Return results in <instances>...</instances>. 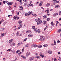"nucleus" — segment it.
<instances>
[{"label": "nucleus", "instance_id": "f257e3e1", "mask_svg": "<svg viewBox=\"0 0 61 61\" xmlns=\"http://www.w3.org/2000/svg\"><path fill=\"white\" fill-rule=\"evenodd\" d=\"M41 38L40 39V41H42L45 40V38L44 37H42V36H41Z\"/></svg>", "mask_w": 61, "mask_h": 61}, {"label": "nucleus", "instance_id": "f03ea898", "mask_svg": "<svg viewBox=\"0 0 61 61\" xmlns=\"http://www.w3.org/2000/svg\"><path fill=\"white\" fill-rule=\"evenodd\" d=\"M43 2L42 1H41L39 2V5L40 6H41Z\"/></svg>", "mask_w": 61, "mask_h": 61}, {"label": "nucleus", "instance_id": "7ed1b4c3", "mask_svg": "<svg viewBox=\"0 0 61 61\" xmlns=\"http://www.w3.org/2000/svg\"><path fill=\"white\" fill-rule=\"evenodd\" d=\"M31 46H32L33 47H36L38 46V45H36L35 44H34L32 45H31Z\"/></svg>", "mask_w": 61, "mask_h": 61}, {"label": "nucleus", "instance_id": "20e7f679", "mask_svg": "<svg viewBox=\"0 0 61 61\" xmlns=\"http://www.w3.org/2000/svg\"><path fill=\"white\" fill-rule=\"evenodd\" d=\"M22 24H20L19 25V26H20L18 27V28L19 29H20L21 28V27H22Z\"/></svg>", "mask_w": 61, "mask_h": 61}, {"label": "nucleus", "instance_id": "39448f33", "mask_svg": "<svg viewBox=\"0 0 61 61\" xmlns=\"http://www.w3.org/2000/svg\"><path fill=\"white\" fill-rule=\"evenodd\" d=\"M40 20V18H38V19L35 20V21H36V22H37V23H38V22H39Z\"/></svg>", "mask_w": 61, "mask_h": 61}, {"label": "nucleus", "instance_id": "423d86ee", "mask_svg": "<svg viewBox=\"0 0 61 61\" xmlns=\"http://www.w3.org/2000/svg\"><path fill=\"white\" fill-rule=\"evenodd\" d=\"M53 1L56 3H58L59 2V1H56V0H53Z\"/></svg>", "mask_w": 61, "mask_h": 61}, {"label": "nucleus", "instance_id": "0eeeda50", "mask_svg": "<svg viewBox=\"0 0 61 61\" xmlns=\"http://www.w3.org/2000/svg\"><path fill=\"white\" fill-rule=\"evenodd\" d=\"M47 15H45L43 16V19H45L47 17Z\"/></svg>", "mask_w": 61, "mask_h": 61}, {"label": "nucleus", "instance_id": "6e6552de", "mask_svg": "<svg viewBox=\"0 0 61 61\" xmlns=\"http://www.w3.org/2000/svg\"><path fill=\"white\" fill-rule=\"evenodd\" d=\"M42 22V21L41 20L40 21L39 20V22H38L37 23V24L39 25V24H41Z\"/></svg>", "mask_w": 61, "mask_h": 61}, {"label": "nucleus", "instance_id": "1a4fd4ad", "mask_svg": "<svg viewBox=\"0 0 61 61\" xmlns=\"http://www.w3.org/2000/svg\"><path fill=\"white\" fill-rule=\"evenodd\" d=\"M40 56H41V57L42 58L43 57H44V55L43 54H42L41 53H40Z\"/></svg>", "mask_w": 61, "mask_h": 61}, {"label": "nucleus", "instance_id": "9d476101", "mask_svg": "<svg viewBox=\"0 0 61 61\" xmlns=\"http://www.w3.org/2000/svg\"><path fill=\"white\" fill-rule=\"evenodd\" d=\"M33 36V35L32 34H29L28 35V36L29 37H31Z\"/></svg>", "mask_w": 61, "mask_h": 61}, {"label": "nucleus", "instance_id": "9b49d317", "mask_svg": "<svg viewBox=\"0 0 61 61\" xmlns=\"http://www.w3.org/2000/svg\"><path fill=\"white\" fill-rule=\"evenodd\" d=\"M34 59V58L33 57H30L29 58V60L30 61H31L32 60H33Z\"/></svg>", "mask_w": 61, "mask_h": 61}, {"label": "nucleus", "instance_id": "f8f14e48", "mask_svg": "<svg viewBox=\"0 0 61 61\" xmlns=\"http://www.w3.org/2000/svg\"><path fill=\"white\" fill-rule=\"evenodd\" d=\"M30 52H27L26 55V56H28L30 54Z\"/></svg>", "mask_w": 61, "mask_h": 61}, {"label": "nucleus", "instance_id": "ddd939ff", "mask_svg": "<svg viewBox=\"0 0 61 61\" xmlns=\"http://www.w3.org/2000/svg\"><path fill=\"white\" fill-rule=\"evenodd\" d=\"M5 28H1V31H3L5 30Z\"/></svg>", "mask_w": 61, "mask_h": 61}, {"label": "nucleus", "instance_id": "4468645a", "mask_svg": "<svg viewBox=\"0 0 61 61\" xmlns=\"http://www.w3.org/2000/svg\"><path fill=\"white\" fill-rule=\"evenodd\" d=\"M35 58L38 59H40V56H36V57H35Z\"/></svg>", "mask_w": 61, "mask_h": 61}, {"label": "nucleus", "instance_id": "2eb2a0df", "mask_svg": "<svg viewBox=\"0 0 61 61\" xmlns=\"http://www.w3.org/2000/svg\"><path fill=\"white\" fill-rule=\"evenodd\" d=\"M57 15H58V14L57 13H55L54 14V15H53V16L55 17L56 16H57Z\"/></svg>", "mask_w": 61, "mask_h": 61}, {"label": "nucleus", "instance_id": "dca6fc26", "mask_svg": "<svg viewBox=\"0 0 61 61\" xmlns=\"http://www.w3.org/2000/svg\"><path fill=\"white\" fill-rule=\"evenodd\" d=\"M50 5V4L49 3H48L47 4V7H49V5Z\"/></svg>", "mask_w": 61, "mask_h": 61}, {"label": "nucleus", "instance_id": "f3484780", "mask_svg": "<svg viewBox=\"0 0 61 61\" xmlns=\"http://www.w3.org/2000/svg\"><path fill=\"white\" fill-rule=\"evenodd\" d=\"M24 59H25L26 58V57H25V56H24L23 55H22L21 56Z\"/></svg>", "mask_w": 61, "mask_h": 61}, {"label": "nucleus", "instance_id": "a211bd4d", "mask_svg": "<svg viewBox=\"0 0 61 61\" xmlns=\"http://www.w3.org/2000/svg\"><path fill=\"white\" fill-rule=\"evenodd\" d=\"M52 53V51H49L48 53H49V54H51Z\"/></svg>", "mask_w": 61, "mask_h": 61}, {"label": "nucleus", "instance_id": "6ab92c4d", "mask_svg": "<svg viewBox=\"0 0 61 61\" xmlns=\"http://www.w3.org/2000/svg\"><path fill=\"white\" fill-rule=\"evenodd\" d=\"M48 45L47 44H44V45H43V46H44V47H47V46Z\"/></svg>", "mask_w": 61, "mask_h": 61}, {"label": "nucleus", "instance_id": "aec40b11", "mask_svg": "<svg viewBox=\"0 0 61 61\" xmlns=\"http://www.w3.org/2000/svg\"><path fill=\"white\" fill-rule=\"evenodd\" d=\"M32 15H33V16H34L35 17H36L37 16V15H36L35 14H32Z\"/></svg>", "mask_w": 61, "mask_h": 61}, {"label": "nucleus", "instance_id": "412c9836", "mask_svg": "<svg viewBox=\"0 0 61 61\" xmlns=\"http://www.w3.org/2000/svg\"><path fill=\"white\" fill-rule=\"evenodd\" d=\"M4 20H1V21H0V24L1 23L4 21Z\"/></svg>", "mask_w": 61, "mask_h": 61}, {"label": "nucleus", "instance_id": "4be33fe9", "mask_svg": "<svg viewBox=\"0 0 61 61\" xmlns=\"http://www.w3.org/2000/svg\"><path fill=\"white\" fill-rule=\"evenodd\" d=\"M24 10V9H23V8H20V11H22Z\"/></svg>", "mask_w": 61, "mask_h": 61}, {"label": "nucleus", "instance_id": "5701e85b", "mask_svg": "<svg viewBox=\"0 0 61 61\" xmlns=\"http://www.w3.org/2000/svg\"><path fill=\"white\" fill-rule=\"evenodd\" d=\"M15 50H13V54H15Z\"/></svg>", "mask_w": 61, "mask_h": 61}, {"label": "nucleus", "instance_id": "b1692460", "mask_svg": "<svg viewBox=\"0 0 61 61\" xmlns=\"http://www.w3.org/2000/svg\"><path fill=\"white\" fill-rule=\"evenodd\" d=\"M19 35V32L18 31L17 33V36H18Z\"/></svg>", "mask_w": 61, "mask_h": 61}, {"label": "nucleus", "instance_id": "393cba45", "mask_svg": "<svg viewBox=\"0 0 61 61\" xmlns=\"http://www.w3.org/2000/svg\"><path fill=\"white\" fill-rule=\"evenodd\" d=\"M59 7V5H56L55 6V7L56 8H57Z\"/></svg>", "mask_w": 61, "mask_h": 61}, {"label": "nucleus", "instance_id": "a878e982", "mask_svg": "<svg viewBox=\"0 0 61 61\" xmlns=\"http://www.w3.org/2000/svg\"><path fill=\"white\" fill-rule=\"evenodd\" d=\"M22 22V21L21 20H20L18 22V23L20 24Z\"/></svg>", "mask_w": 61, "mask_h": 61}, {"label": "nucleus", "instance_id": "bb28decb", "mask_svg": "<svg viewBox=\"0 0 61 61\" xmlns=\"http://www.w3.org/2000/svg\"><path fill=\"white\" fill-rule=\"evenodd\" d=\"M58 60L59 61H61V58L60 57H59Z\"/></svg>", "mask_w": 61, "mask_h": 61}, {"label": "nucleus", "instance_id": "cd10ccee", "mask_svg": "<svg viewBox=\"0 0 61 61\" xmlns=\"http://www.w3.org/2000/svg\"><path fill=\"white\" fill-rule=\"evenodd\" d=\"M5 34L4 33H2L1 34V35L2 36H4V35H5V34Z\"/></svg>", "mask_w": 61, "mask_h": 61}, {"label": "nucleus", "instance_id": "c85d7f7f", "mask_svg": "<svg viewBox=\"0 0 61 61\" xmlns=\"http://www.w3.org/2000/svg\"><path fill=\"white\" fill-rule=\"evenodd\" d=\"M22 52H23L24 51V47H23V49L22 50Z\"/></svg>", "mask_w": 61, "mask_h": 61}, {"label": "nucleus", "instance_id": "c756f323", "mask_svg": "<svg viewBox=\"0 0 61 61\" xmlns=\"http://www.w3.org/2000/svg\"><path fill=\"white\" fill-rule=\"evenodd\" d=\"M35 26H32V28L34 29H35Z\"/></svg>", "mask_w": 61, "mask_h": 61}, {"label": "nucleus", "instance_id": "7c9ffc66", "mask_svg": "<svg viewBox=\"0 0 61 61\" xmlns=\"http://www.w3.org/2000/svg\"><path fill=\"white\" fill-rule=\"evenodd\" d=\"M38 32L39 33H40L41 32L40 30V29L38 30Z\"/></svg>", "mask_w": 61, "mask_h": 61}, {"label": "nucleus", "instance_id": "2f4dec72", "mask_svg": "<svg viewBox=\"0 0 61 61\" xmlns=\"http://www.w3.org/2000/svg\"><path fill=\"white\" fill-rule=\"evenodd\" d=\"M25 16H29V14H25Z\"/></svg>", "mask_w": 61, "mask_h": 61}, {"label": "nucleus", "instance_id": "473e14b6", "mask_svg": "<svg viewBox=\"0 0 61 61\" xmlns=\"http://www.w3.org/2000/svg\"><path fill=\"white\" fill-rule=\"evenodd\" d=\"M20 50L19 49L17 51L16 53H18L19 52H20Z\"/></svg>", "mask_w": 61, "mask_h": 61}, {"label": "nucleus", "instance_id": "72a5a7b5", "mask_svg": "<svg viewBox=\"0 0 61 61\" xmlns=\"http://www.w3.org/2000/svg\"><path fill=\"white\" fill-rule=\"evenodd\" d=\"M14 43H11L10 45L11 46H12L13 45V44Z\"/></svg>", "mask_w": 61, "mask_h": 61}, {"label": "nucleus", "instance_id": "f704fd0d", "mask_svg": "<svg viewBox=\"0 0 61 61\" xmlns=\"http://www.w3.org/2000/svg\"><path fill=\"white\" fill-rule=\"evenodd\" d=\"M20 43H18V45H17V46H20Z\"/></svg>", "mask_w": 61, "mask_h": 61}, {"label": "nucleus", "instance_id": "c9c22d12", "mask_svg": "<svg viewBox=\"0 0 61 61\" xmlns=\"http://www.w3.org/2000/svg\"><path fill=\"white\" fill-rule=\"evenodd\" d=\"M19 7L20 9L23 8V6H20Z\"/></svg>", "mask_w": 61, "mask_h": 61}, {"label": "nucleus", "instance_id": "e433bc0d", "mask_svg": "<svg viewBox=\"0 0 61 61\" xmlns=\"http://www.w3.org/2000/svg\"><path fill=\"white\" fill-rule=\"evenodd\" d=\"M47 15L48 16H49L50 15V14L49 13V12H47Z\"/></svg>", "mask_w": 61, "mask_h": 61}, {"label": "nucleus", "instance_id": "4c0bfd02", "mask_svg": "<svg viewBox=\"0 0 61 61\" xmlns=\"http://www.w3.org/2000/svg\"><path fill=\"white\" fill-rule=\"evenodd\" d=\"M42 23H43L44 24H46V21H43V22Z\"/></svg>", "mask_w": 61, "mask_h": 61}, {"label": "nucleus", "instance_id": "58836bf2", "mask_svg": "<svg viewBox=\"0 0 61 61\" xmlns=\"http://www.w3.org/2000/svg\"><path fill=\"white\" fill-rule=\"evenodd\" d=\"M50 20V19L49 18H48L47 19V21H49Z\"/></svg>", "mask_w": 61, "mask_h": 61}, {"label": "nucleus", "instance_id": "ea45409f", "mask_svg": "<svg viewBox=\"0 0 61 61\" xmlns=\"http://www.w3.org/2000/svg\"><path fill=\"white\" fill-rule=\"evenodd\" d=\"M16 13L18 15H19V12L18 11H17L16 12Z\"/></svg>", "mask_w": 61, "mask_h": 61}, {"label": "nucleus", "instance_id": "a19ab883", "mask_svg": "<svg viewBox=\"0 0 61 61\" xmlns=\"http://www.w3.org/2000/svg\"><path fill=\"white\" fill-rule=\"evenodd\" d=\"M42 47V46L41 45H40V46H38V47H39V48H41Z\"/></svg>", "mask_w": 61, "mask_h": 61}, {"label": "nucleus", "instance_id": "79ce46f5", "mask_svg": "<svg viewBox=\"0 0 61 61\" xmlns=\"http://www.w3.org/2000/svg\"><path fill=\"white\" fill-rule=\"evenodd\" d=\"M30 6H33V5L32 4H30Z\"/></svg>", "mask_w": 61, "mask_h": 61}, {"label": "nucleus", "instance_id": "37998d69", "mask_svg": "<svg viewBox=\"0 0 61 61\" xmlns=\"http://www.w3.org/2000/svg\"><path fill=\"white\" fill-rule=\"evenodd\" d=\"M13 18H14V19H15V20H16V17L15 16H14V17H13Z\"/></svg>", "mask_w": 61, "mask_h": 61}, {"label": "nucleus", "instance_id": "c03bdc74", "mask_svg": "<svg viewBox=\"0 0 61 61\" xmlns=\"http://www.w3.org/2000/svg\"><path fill=\"white\" fill-rule=\"evenodd\" d=\"M16 17L17 20H18L19 19V17L17 16H16Z\"/></svg>", "mask_w": 61, "mask_h": 61}, {"label": "nucleus", "instance_id": "a18cd8bd", "mask_svg": "<svg viewBox=\"0 0 61 61\" xmlns=\"http://www.w3.org/2000/svg\"><path fill=\"white\" fill-rule=\"evenodd\" d=\"M19 1L20 3H21L22 2V1L21 0H20Z\"/></svg>", "mask_w": 61, "mask_h": 61}, {"label": "nucleus", "instance_id": "49530a36", "mask_svg": "<svg viewBox=\"0 0 61 61\" xmlns=\"http://www.w3.org/2000/svg\"><path fill=\"white\" fill-rule=\"evenodd\" d=\"M34 31H35V32H36L37 31V30L35 29H34Z\"/></svg>", "mask_w": 61, "mask_h": 61}, {"label": "nucleus", "instance_id": "de8ad7c7", "mask_svg": "<svg viewBox=\"0 0 61 61\" xmlns=\"http://www.w3.org/2000/svg\"><path fill=\"white\" fill-rule=\"evenodd\" d=\"M11 50L10 49H8L7 50L8 51H11Z\"/></svg>", "mask_w": 61, "mask_h": 61}, {"label": "nucleus", "instance_id": "09e8293b", "mask_svg": "<svg viewBox=\"0 0 61 61\" xmlns=\"http://www.w3.org/2000/svg\"><path fill=\"white\" fill-rule=\"evenodd\" d=\"M10 3V5H11L13 4V3L12 2Z\"/></svg>", "mask_w": 61, "mask_h": 61}, {"label": "nucleus", "instance_id": "8fccbe9b", "mask_svg": "<svg viewBox=\"0 0 61 61\" xmlns=\"http://www.w3.org/2000/svg\"><path fill=\"white\" fill-rule=\"evenodd\" d=\"M31 14V12H29L28 13L29 15H30Z\"/></svg>", "mask_w": 61, "mask_h": 61}, {"label": "nucleus", "instance_id": "3c124183", "mask_svg": "<svg viewBox=\"0 0 61 61\" xmlns=\"http://www.w3.org/2000/svg\"><path fill=\"white\" fill-rule=\"evenodd\" d=\"M47 29V28H44V31H45V30Z\"/></svg>", "mask_w": 61, "mask_h": 61}, {"label": "nucleus", "instance_id": "603ef678", "mask_svg": "<svg viewBox=\"0 0 61 61\" xmlns=\"http://www.w3.org/2000/svg\"><path fill=\"white\" fill-rule=\"evenodd\" d=\"M0 5H3V4L2 3H1L0 4Z\"/></svg>", "mask_w": 61, "mask_h": 61}, {"label": "nucleus", "instance_id": "864d4df0", "mask_svg": "<svg viewBox=\"0 0 61 61\" xmlns=\"http://www.w3.org/2000/svg\"><path fill=\"white\" fill-rule=\"evenodd\" d=\"M53 22H51V25H53Z\"/></svg>", "mask_w": 61, "mask_h": 61}, {"label": "nucleus", "instance_id": "5fc2aeb1", "mask_svg": "<svg viewBox=\"0 0 61 61\" xmlns=\"http://www.w3.org/2000/svg\"><path fill=\"white\" fill-rule=\"evenodd\" d=\"M54 60V61H56V60H57L55 58V59H53Z\"/></svg>", "mask_w": 61, "mask_h": 61}, {"label": "nucleus", "instance_id": "6e6d98bb", "mask_svg": "<svg viewBox=\"0 0 61 61\" xmlns=\"http://www.w3.org/2000/svg\"><path fill=\"white\" fill-rule=\"evenodd\" d=\"M29 30H27L26 32V33H29Z\"/></svg>", "mask_w": 61, "mask_h": 61}, {"label": "nucleus", "instance_id": "4d7b16f0", "mask_svg": "<svg viewBox=\"0 0 61 61\" xmlns=\"http://www.w3.org/2000/svg\"><path fill=\"white\" fill-rule=\"evenodd\" d=\"M57 42L58 43H59L60 42V41H57Z\"/></svg>", "mask_w": 61, "mask_h": 61}, {"label": "nucleus", "instance_id": "13d9d810", "mask_svg": "<svg viewBox=\"0 0 61 61\" xmlns=\"http://www.w3.org/2000/svg\"><path fill=\"white\" fill-rule=\"evenodd\" d=\"M56 41H54V45H56Z\"/></svg>", "mask_w": 61, "mask_h": 61}, {"label": "nucleus", "instance_id": "bf43d9fd", "mask_svg": "<svg viewBox=\"0 0 61 61\" xmlns=\"http://www.w3.org/2000/svg\"><path fill=\"white\" fill-rule=\"evenodd\" d=\"M8 5H10V3H8Z\"/></svg>", "mask_w": 61, "mask_h": 61}, {"label": "nucleus", "instance_id": "052dcab7", "mask_svg": "<svg viewBox=\"0 0 61 61\" xmlns=\"http://www.w3.org/2000/svg\"><path fill=\"white\" fill-rule=\"evenodd\" d=\"M13 46H15V44L14 43V44H13Z\"/></svg>", "mask_w": 61, "mask_h": 61}, {"label": "nucleus", "instance_id": "680f3d73", "mask_svg": "<svg viewBox=\"0 0 61 61\" xmlns=\"http://www.w3.org/2000/svg\"><path fill=\"white\" fill-rule=\"evenodd\" d=\"M9 9H11V7L10 6H9Z\"/></svg>", "mask_w": 61, "mask_h": 61}, {"label": "nucleus", "instance_id": "e2e57ef3", "mask_svg": "<svg viewBox=\"0 0 61 61\" xmlns=\"http://www.w3.org/2000/svg\"><path fill=\"white\" fill-rule=\"evenodd\" d=\"M23 1H25V2H26L27 1V0H23Z\"/></svg>", "mask_w": 61, "mask_h": 61}, {"label": "nucleus", "instance_id": "0e129e2a", "mask_svg": "<svg viewBox=\"0 0 61 61\" xmlns=\"http://www.w3.org/2000/svg\"><path fill=\"white\" fill-rule=\"evenodd\" d=\"M35 55L36 56L38 54L37 53H35Z\"/></svg>", "mask_w": 61, "mask_h": 61}, {"label": "nucleus", "instance_id": "69168bd1", "mask_svg": "<svg viewBox=\"0 0 61 61\" xmlns=\"http://www.w3.org/2000/svg\"><path fill=\"white\" fill-rule=\"evenodd\" d=\"M41 14V13H39V15H40Z\"/></svg>", "mask_w": 61, "mask_h": 61}, {"label": "nucleus", "instance_id": "338daca9", "mask_svg": "<svg viewBox=\"0 0 61 61\" xmlns=\"http://www.w3.org/2000/svg\"><path fill=\"white\" fill-rule=\"evenodd\" d=\"M53 43H52V44H51V46H52L53 45Z\"/></svg>", "mask_w": 61, "mask_h": 61}, {"label": "nucleus", "instance_id": "774afa93", "mask_svg": "<svg viewBox=\"0 0 61 61\" xmlns=\"http://www.w3.org/2000/svg\"><path fill=\"white\" fill-rule=\"evenodd\" d=\"M59 13L60 14H61V11H59Z\"/></svg>", "mask_w": 61, "mask_h": 61}]
</instances>
